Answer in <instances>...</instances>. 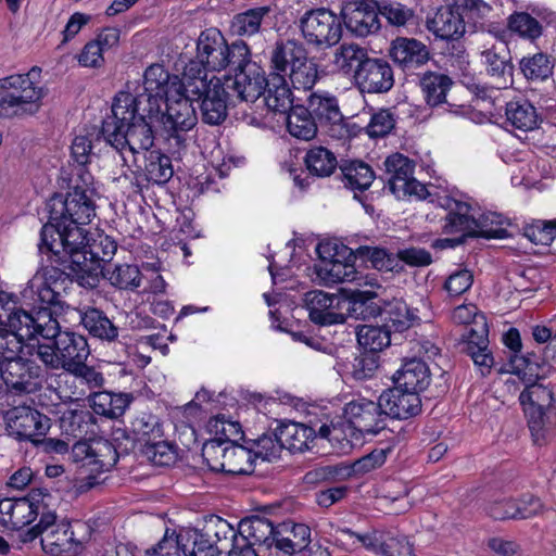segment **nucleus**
Segmentation results:
<instances>
[{
    "instance_id": "f257e3e1",
    "label": "nucleus",
    "mask_w": 556,
    "mask_h": 556,
    "mask_svg": "<svg viewBox=\"0 0 556 556\" xmlns=\"http://www.w3.org/2000/svg\"><path fill=\"white\" fill-rule=\"evenodd\" d=\"M161 109L135 102L132 93L119 91L113 98L111 115L101 125L97 140L102 137L106 144L122 154L128 148L132 154L149 151L154 146L155 122H160Z\"/></svg>"
},
{
    "instance_id": "f03ea898",
    "label": "nucleus",
    "mask_w": 556,
    "mask_h": 556,
    "mask_svg": "<svg viewBox=\"0 0 556 556\" xmlns=\"http://www.w3.org/2000/svg\"><path fill=\"white\" fill-rule=\"evenodd\" d=\"M336 67L351 75L362 92L387 93L394 86V72L388 60L370 55L369 51L356 43H343L336 53Z\"/></svg>"
},
{
    "instance_id": "7ed1b4c3",
    "label": "nucleus",
    "mask_w": 556,
    "mask_h": 556,
    "mask_svg": "<svg viewBox=\"0 0 556 556\" xmlns=\"http://www.w3.org/2000/svg\"><path fill=\"white\" fill-rule=\"evenodd\" d=\"M52 336L46 337L49 343H39L36 354L45 366L52 370L68 372L80 361H87L90 350L87 339L73 331H62L56 320Z\"/></svg>"
},
{
    "instance_id": "20e7f679",
    "label": "nucleus",
    "mask_w": 556,
    "mask_h": 556,
    "mask_svg": "<svg viewBox=\"0 0 556 556\" xmlns=\"http://www.w3.org/2000/svg\"><path fill=\"white\" fill-rule=\"evenodd\" d=\"M28 74H16L0 79V116L4 118L24 117L36 114L46 96Z\"/></svg>"
},
{
    "instance_id": "39448f33",
    "label": "nucleus",
    "mask_w": 556,
    "mask_h": 556,
    "mask_svg": "<svg viewBox=\"0 0 556 556\" xmlns=\"http://www.w3.org/2000/svg\"><path fill=\"white\" fill-rule=\"evenodd\" d=\"M55 321L56 318L52 317V312L48 307L26 311L15 303L12 306L9 303L0 305V325L23 341L52 336Z\"/></svg>"
},
{
    "instance_id": "423d86ee",
    "label": "nucleus",
    "mask_w": 556,
    "mask_h": 556,
    "mask_svg": "<svg viewBox=\"0 0 556 556\" xmlns=\"http://www.w3.org/2000/svg\"><path fill=\"white\" fill-rule=\"evenodd\" d=\"M342 17L328 8L307 10L299 20L302 37L317 49L336 46L342 37Z\"/></svg>"
},
{
    "instance_id": "0eeeda50",
    "label": "nucleus",
    "mask_w": 556,
    "mask_h": 556,
    "mask_svg": "<svg viewBox=\"0 0 556 556\" xmlns=\"http://www.w3.org/2000/svg\"><path fill=\"white\" fill-rule=\"evenodd\" d=\"M47 210L52 220L87 225L96 216L94 202L81 187H74L66 195L54 193L47 201Z\"/></svg>"
},
{
    "instance_id": "6e6552de",
    "label": "nucleus",
    "mask_w": 556,
    "mask_h": 556,
    "mask_svg": "<svg viewBox=\"0 0 556 556\" xmlns=\"http://www.w3.org/2000/svg\"><path fill=\"white\" fill-rule=\"evenodd\" d=\"M166 111L160 114V122L168 135V140H174L176 147L185 146L186 132L192 129L198 121L192 99L178 96V99L164 100Z\"/></svg>"
},
{
    "instance_id": "1a4fd4ad",
    "label": "nucleus",
    "mask_w": 556,
    "mask_h": 556,
    "mask_svg": "<svg viewBox=\"0 0 556 556\" xmlns=\"http://www.w3.org/2000/svg\"><path fill=\"white\" fill-rule=\"evenodd\" d=\"M340 15L345 27L358 37L376 34L383 26L378 0H351L343 4Z\"/></svg>"
},
{
    "instance_id": "9d476101",
    "label": "nucleus",
    "mask_w": 556,
    "mask_h": 556,
    "mask_svg": "<svg viewBox=\"0 0 556 556\" xmlns=\"http://www.w3.org/2000/svg\"><path fill=\"white\" fill-rule=\"evenodd\" d=\"M303 305L308 311L309 320L317 326L344 324L343 293L311 290L304 293Z\"/></svg>"
},
{
    "instance_id": "9b49d317",
    "label": "nucleus",
    "mask_w": 556,
    "mask_h": 556,
    "mask_svg": "<svg viewBox=\"0 0 556 556\" xmlns=\"http://www.w3.org/2000/svg\"><path fill=\"white\" fill-rule=\"evenodd\" d=\"M240 542H248L252 547L263 553L264 556H277V526L258 515L242 518L238 523Z\"/></svg>"
},
{
    "instance_id": "f8f14e48",
    "label": "nucleus",
    "mask_w": 556,
    "mask_h": 556,
    "mask_svg": "<svg viewBox=\"0 0 556 556\" xmlns=\"http://www.w3.org/2000/svg\"><path fill=\"white\" fill-rule=\"evenodd\" d=\"M174 75L161 64L150 65L143 73V91L132 94L135 102L144 106H156L161 109L164 100L174 93Z\"/></svg>"
},
{
    "instance_id": "ddd939ff",
    "label": "nucleus",
    "mask_w": 556,
    "mask_h": 556,
    "mask_svg": "<svg viewBox=\"0 0 556 556\" xmlns=\"http://www.w3.org/2000/svg\"><path fill=\"white\" fill-rule=\"evenodd\" d=\"M242 67L244 68H239L232 76H228L225 85L236 93L240 101L253 102L264 96L265 71L252 60V56Z\"/></svg>"
},
{
    "instance_id": "4468645a",
    "label": "nucleus",
    "mask_w": 556,
    "mask_h": 556,
    "mask_svg": "<svg viewBox=\"0 0 556 556\" xmlns=\"http://www.w3.org/2000/svg\"><path fill=\"white\" fill-rule=\"evenodd\" d=\"M344 415L353 428L363 433L377 434L387 428L380 397L378 402L366 399L352 401L345 405Z\"/></svg>"
},
{
    "instance_id": "2eb2a0df",
    "label": "nucleus",
    "mask_w": 556,
    "mask_h": 556,
    "mask_svg": "<svg viewBox=\"0 0 556 556\" xmlns=\"http://www.w3.org/2000/svg\"><path fill=\"white\" fill-rule=\"evenodd\" d=\"M63 257L71 282H77L79 286L90 289L99 286L102 273H105L104 265H101L100 260L96 256L89 255L88 249L80 251L71 249L70 254Z\"/></svg>"
},
{
    "instance_id": "dca6fc26",
    "label": "nucleus",
    "mask_w": 556,
    "mask_h": 556,
    "mask_svg": "<svg viewBox=\"0 0 556 556\" xmlns=\"http://www.w3.org/2000/svg\"><path fill=\"white\" fill-rule=\"evenodd\" d=\"M389 55L406 74L415 73L431 58L429 48L424 42L407 37H396L392 40Z\"/></svg>"
},
{
    "instance_id": "f3484780",
    "label": "nucleus",
    "mask_w": 556,
    "mask_h": 556,
    "mask_svg": "<svg viewBox=\"0 0 556 556\" xmlns=\"http://www.w3.org/2000/svg\"><path fill=\"white\" fill-rule=\"evenodd\" d=\"M403 389L395 384L380 394V405L383 407L386 419L404 420L421 412L419 394Z\"/></svg>"
},
{
    "instance_id": "a211bd4d",
    "label": "nucleus",
    "mask_w": 556,
    "mask_h": 556,
    "mask_svg": "<svg viewBox=\"0 0 556 556\" xmlns=\"http://www.w3.org/2000/svg\"><path fill=\"white\" fill-rule=\"evenodd\" d=\"M304 164L308 175L302 177V173L298 174L296 169L291 170L294 184L302 190L311 185V176L318 178L329 177L340 166L334 153L321 146L313 147L306 152Z\"/></svg>"
},
{
    "instance_id": "6ab92c4d",
    "label": "nucleus",
    "mask_w": 556,
    "mask_h": 556,
    "mask_svg": "<svg viewBox=\"0 0 556 556\" xmlns=\"http://www.w3.org/2000/svg\"><path fill=\"white\" fill-rule=\"evenodd\" d=\"M348 251V255L343 256L345 261L344 267H353L356 261L370 266L377 270L401 273L404 265L399 264V258L394 253L389 252L386 248L372 245H359L355 249L342 247Z\"/></svg>"
},
{
    "instance_id": "aec40b11",
    "label": "nucleus",
    "mask_w": 556,
    "mask_h": 556,
    "mask_svg": "<svg viewBox=\"0 0 556 556\" xmlns=\"http://www.w3.org/2000/svg\"><path fill=\"white\" fill-rule=\"evenodd\" d=\"M9 426L20 441L34 443L36 435H46L50 429V418L37 409L22 406L14 408Z\"/></svg>"
},
{
    "instance_id": "412c9836",
    "label": "nucleus",
    "mask_w": 556,
    "mask_h": 556,
    "mask_svg": "<svg viewBox=\"0 0 556 556\" xmlns=\"http://www.w3.org/2000/svg\"><path fill=\"white\" fill-rule=\"evenodd\" d=\"M41 375V367L35 361L18 356L5 363H0V377L16 391H28L34 379Z\"/></svg>"
},
{
    "instance_id": "4be33fe9",
    "label": "nucleus",
    "mask_w": 556,
    "mask_h": 556,
    "mask_svg": "<svg viewBox=\"0 0 556 556\" xmlns=\"http://www.w3.org/2000/svg\"><path fill=\"white\" fill-rule=\"evenodd\" d=\"M383 301L374 291H345L343 293L344 323L348 317L363 320L379 317Z\"/></svg>"
},
{
    "instance_id": "5701e85b",
    "label": "nucleus",
    "mask_w": 556,
    "mask_h": 556,
    "mask_svg": "<svg viewBox=\"0 0 556 556\" xmlns=\"http://www.w3.org/2000/svg\"><path fill=\"white\" fill-rule=\"evenodd\" d=\"M311 528L305 523L286 521L277 526V556H295L313 542Z\"/></svg>"
},
{
    "instance_id": "b1692460",
    "label": "nucleus",
    "mask_w": 556,
    "mask_h": 556,
    "mask_svg": "<svg viewBox=\"0 0 556 556\" xmlns=\"http://www.w3.org/2000/svg\"><path fill=\"white\" fill-rule=\"evenodd\" d=\"M226 39L217 28H207L201 31L197 41V58L210 68L211 72H220L224 64V46Z\"/></svg>"
},
{
    "instance_id": "393cba45",
    "label": "nucleus",
    "mask_w": 556,
    "mask_h": 556,
    "mask_svg": "<svg viewBox=\"0 0 556 556\" xmlns=\"http://www.w3.org/2000/svg\"><path fill=\"white\" fill-rule=\"evenodd\" d=\"M430 369L421 358H409L404 361L401 368L396 370L392 379L394 384L412 392L425 391L430 383Z\"/></svg>"
},
{
    "instance_id": "a878e982",
    "label": "nucleus",
    "mask_w": 556,
    "mask_h": 556,
    "mask_svg": "<svg viewBox=\"0 0 556 556\" xmlns=\"http://www.w3.org/2000/svg\"><path fill=\"white\" fill-rule=\"evenodd\" d=\"M227 89V86L216 78L215 88L201 100L200 112L204 124L216 126L227 118V103L230 96Z\"/></svg>"
},
{
    "instance_id": "bb28decb",
    "label": "nucleus",
    "mask_w": 556,
    "mask_h": 556,
    "mask_svg": "<svg viewBox=\"0 0 556 556\" xmlns=\"http://www.w3.org/2000/svg\"><path fill=\"white\" fill-rule=\"evenodd\" d=\"M278 435L283 450L303 453L312 448L311 443L316 439V430L305 424L283 421L278 425Z\"/></svg>"
},
{
    "instance_id": "cd10ccee",
    "label": "nucleus",
    "mask_w": 556,
    "mask_h": 556,
    "mask_svg": "<svg viewBox=\"0 0 556 556\" xmlns=\"http://www.w3.org/2000/svg\"><path fill=\"white\" fill-rule=\"evenodd\" d=\"M305 108L309 109V114L314 117L316 124L342 128L344 116L336 97L312 93Z\"/></svg>"
},
{
    "instance_id": "c85d7f7f",
    "label": "nucleus",
    "mask_w": 556,
    "mask_h": 556,
    "mask_svg": "<svg viewBox=\"0 0 556 556\" xmlns=\"http://www.w3.org/2000/svg\"><path fill=\"white\" fill-rule=\"evenodd\" d=\"M380 21L384 27L400 30L417 25L418 15L408 3L399 0H378Z\"/></svg>"
},
{
    "instance_id": "c756f323",
    "label": "nucleus",
    "mask_w": 556,
    "mask_h": 556,
    "mask_svg": "<svg viewBox=\"0 0 556 556\" xmlns=\"http://www.w3.org/2000/svg\"><path fill=\"white\" fill-rule=\"evenodd\" d=\"M454 85L453 79L441 72L426 71L419 75V87L429 106L446 103L447 92Z\"/></svg>"
},
{
    "instance_id": "7c9ffc66",
    "label": "nucleus",
    "mask_w": 556,
    "mask_h": 556,
    "mask_svg": "<svg viewBox=\"0 0 556 556\" xmlns=\"http://www.w3.org/2000/svg\"><path fill=\"white\" fill-rule=\"evenodd\" d=\"M307 54L303 42L296 39L279 40L271 51V68L288 74Z\"/></svg>"
},
{
    "instance_id": "2f4dec72",
    "label": "nucleus",
    "mask_w": 556,
    "mask_h": 556,
    "mask_svg": "<svg viewBox=\"0 0 556 556\" xmlns=\"http://www.w3.org/2000/svg\"><path fill=\"white\" fill-rule=\"evenodd\" d=\"M379 318L382 325L392 333L404 332L409 329L417 316L404 301L393 299L392 301H383Z\"/></svg>"
},
{
    "instance_id": "473e14b6",
    "label": "nucleus",
    "mask_w": 556,
    "mask_h": 556,
    "mask_svg": "<svg viewBox=\"0 0 556 556\" xmlns=\"http://www.w3.org/2000/svg\"><path fill=\"white\" fill-rule=\"evenodd\" d=\"M525 413L533 442L536 445L547 444L555 434L556 407L540 410L525 408Z\"/></svg>"
},
{
    "instance_id": "72a5a7b5",
    "label": "nucleus",
    "mask_w": 556,
    "mask_h": 556,
    "mask_svg": "<svg viewBox=\"0 0 556 556\" xmlns=\"http://www.w3.org/2000/svg\"><path fill=\"white\" fill-rule=\"evenodd\" d=\"M482 56L492 77L502 78L505 84L513 81L514 65L506 41L502 40L486 48L482 51Z\"/></svg>"
},
{
    "instance_id": "f704fd0d",
    "label": "nucleus",
    "mask_w": 556,
    "mask_h": 556,
    "mask_svg": "<svg viewBox=\"0 0 556 556\" xmlns=\"http://www.w3.org/2000/svg\"><path fill=\"white\" fill-rule=\"evenodd\" d=\"M540 116L534 105L527 99L509 101L505 104V123L523 131L538 127Z\"/></svg>"
},
{
    "instance_id": "c9c22d12",
    "label": "nucleus",
    "mask_w": 556,
    "mask_h": 556,
    "mask_svg": "<svg viewBox=\"0 0 556 556\" xmlns=\"http://www.w3.org/2000/svg\"><path fill=\"white\" fill-rule=\"evenodd\" d=\"M80 541L74 536L70 522H61L41 536V546L47 554L63 556L72 552L73 545Z\"/></svg>"
},
{
    "instance_id": "e433bc0d",
    "label": "nucleus",
    "mask_w": 556,
    "mask_h": 556,
    "mask_svg": "<svg viewBox=\"0 0 556 556\" xmlns=\"http://www.w3.org/2000/svg\"><path fill=\"white\" fill-rule=\"evenodd\" d=\"M477 217L473 208L467 202L454 201V206L445 217L443 230L445 233L464 232L465 239L476 231Z\"/></svg>"
},
{
    "instance_id": "4c0bfd02",
    "label": "nucleus",
    "mask_w": 556,
    "mask_h": 556,
    "mask_svg": "<svg viewBox=\"0 0 556 556\" xmlns=\"http://www.w3.org/2000/svg\"><path fill=\"white\" fill-rule=\"evenodd\" d=\"M80 323L94 338L108 342H113L118 338V327L99 308L90 307L84 312Z\"/></svg>"
},
{
    "instance_id": "58836bf2",
    "label": "nucleus",
    "mask_w": 556,
    "mask_h": 556,
    "mask_svg": "<svg viewBox=\"0 0 556 556\" xmlns=\"http://www.w3.org/2000/svg\"><path fill=\"white\" fill-rule=\"evenodd\" d=\"M345 187L352 190H367L374 179L375 172L370 165L361 160H345L339 166Z\"/></svg>"
},
{
    "instance_id": "ea45409f",
    "label": "nucleus",
    "mask_w": 556,
    "mask_h": 556,
    "mask_svg": "<svg viewBox=\"0 0 556 556\" xmlns=\"http://www.w3.org/2000/svg\"><path fill=\"white\" fill-rule=\"evenodd\" d=\"M143 173L149 182L156 185L166 184L174 175L170 157L161 150L144 152Z\"/></svg>"
},
{
    "instance_id": "a19ab883",
    "label": "nucleus",
    "mask_w": 556,
    "mask_h": 556,
    "mask_svg": "<svg viewBox=\"0 0 556 556\" xmlns=\"http://www.w3.org/2000/svg\"><path fill=\"white\" fill-rule=\"evenodd\" d=\"M271 12L268 5L249 9L233 15L230 31L237 36H252L261 31L262 24Z\"/></svg>"
},
{
    "instance_id": "79ce46f5",
    "label": "nucleus",
    "mask_w": 556,
    "mask_h": 556,
    "mask_svg": "<svg viewBox=\"0 0 556 556\" xmlns=\"http://www.w3.org/2000/svg\"><path fill=\"white\" fill-rule=\"evenodd\" d=\"M287 129L292 137L308 141L315 138L317 124L309 114V109L295 105L287 115Z\"/></svg>"
},
{
    "instance_id": "37998d69",
    "label": "nucleus",
    "mask_w": 556,
    "mask_h": 556,
    "mask_svg": "<svg viewBox=\"0 0 556 556\" xmlns=\"http://www.w3.org/2000/svg\"><path fill=\"white\" fill-rule=\"evenodd\" d=\"M384 166L389 175V189L392 193L397 194L401 184L413 177L415 163L401 153H393L386 159Z\"/></svg>"
},
{
    "instance_id": "c03bdc74",
    "label": "nucleus",
    "mask_w": 556,
    "mask_h": 556,
    "mask_svg": "<svg viewBox=\"0 0 556 556\" xmlns=\"http://www.w3.org/2000/svg\"><path fill=\"white\" fill-rule=\"evenodd\" d=\"M204 529H191L184 534L182 554L185 556H220L223 547L214 544Z\"/></svg>"
},
{
    "instance_id": "a18cd8bd",
    "label": "nucleus",
    "mask_w": 556,
    "mask_h": 556,
    "mask_svg": "<svg viewBox=\"0 0 556 556\" xmlns=\"http://www.w3.org/2000/svg\"><path fill=\"white\" fill-rule=\"evenodd\" d=\"M513 374L517 375L522 382H536L545 377L544 367L546 362L535 353L515 355L510 357Z\"/></svg>"
},
{
    "instance_id": "49530a36",
    "label": "nucleus",
    "mask_w": 556,
    "mask_h": 556,
    "mask_svg": "<svg viewBox=\"0 0 556 556\" xmlns=\"http://www.w3.org/2000/svg\"><path fill=\"white\" fill-rule=\"evenodd\" d=\"M254 470L252 451L227 439V454L224 473L250 475Z\"/></svg>"
},
{
    "instance_id": "de8ad7c7",
    "label": "nucleus",
    "mask_w": 556,
    "mask_h": 556,
    "mask_svg": "<svg viewBox=\"0 0 556 556\" xmlns=\"http://www.w3.org/2000/svg\"><path fill=\"white\" fill-rule=\"evenodd\" d=\"M519 70L527 80L543 81L553 75L554 60L546 53L538 52L523 56L519 61Z\"/></svg>"
},
{
    "instance_id": "09e8293b",
    "label": "nucleus",
    "mask_w": 556,
    "mask_h": 556,
    "mask_svg": "<svg viewBox=\"0 0 556 556\" xmlns=\"http://www.w3.org/2000/svg\"><path fill=\"white\" fill-rule=\"evenodd\" d=\"M357 342L367 352L379 354L391 343V332L381 324L380 326L363 325L357 327Z\"/></svg>"
},
{
    "instance_id": "8fccbe9b",
    "label": "nucleus",
    "mask_w": 556,
    "mask_h": 556,
    "mask_svg": "<svg viewBox=\"0 0 556 556\" xmlns=\"http://www.w3.org/2000/svg\"><path fill=\"white\" fill-rule=\"evenodd\" d=\"M102 278L119 290H136L141 283V273L138 266L129 264L114 265L113 268L105 267Z\"/></svg>"
},
{
    "instance_id": "3c124183",
    "label": "nucleus",
    "mask_w": 556,
    "mask_h": 556,
    "mask_svg": "<svg viewBox=\"0 0 556 556\" xmlns=\"http://www.w3.org/2000/svg\"><path fill=\"white\" fill-rule=\"evenodd\" d=\"M525 390L519 395L520 404L525 408L534 410L547 409L555 406L554 393L547 387L536 382H523Z\"/></svg>"
},
{
    "instance_id": "603ef678",
    "label": "nucleus",
    "mask_w": 556,
    "mask_h": 556,
    "mask_svg": "<svg viewBox=\"0 0 556 556\" xmlns=\"http://www.w3.org/2000/svg\"><path fill=\"white\" fill-rule=\"evenodd\" d=\"M476 222V231L470 232V238L503 239L508 236V231L503 227L505 219L501 214L483 213Z\"/></svg>"
},
{
    "instance_id": "864d4df0",
    "label": "nucleus",
    "mask_w": 556,
    "mask_h": 556,
    "mask_svg": "<svg viewBox=\"0 0 556 556\" xmlns=\"http://www.w3.org/2000/svg\"><path fill=\"white\" fill-rule=\"evenodd\" d=\"M83 226L80 224L63 223L61 241L58 243L61 248L60 255L70 254L71 249L80 251L89 248V232Z\"/></svg>"
},
{
    "instance_id": "5fc2aeb1",
    "label": "nucleus",
    "mask_w": 556,
    "mask_h": 556,
    "mask_svg": "<svg viewBox=\"0 0 556 556\" xmlns=\"http://www.w3.org/2000/svg\"><path fill=\"white\" fill-rule=\"evenodd\" d=\"M289 79L295 89L311 90L319 78L318 64L308 54L289 73Z\"/></svg>"
},
{
    "instance_id": "6e6d98bb",
    "label": "nucleus",
    "mask_w": 556,
    "mask_h": 556,
    "mask_svg": "<svg viewBox=\"0 0 556 556\" xmlns=\"http://www.w3.org/2000/svg\"><path fill=\"white\" fill-rule=\"evenodd\" d=\"M142 455L156 466H169L176 459L174 446L160 437V439H147L140 446Z\"/></svg>"
},
{
    "instance_id": "4d7b16f0",
    "label": "nucleus",
    "mask_w": 556,
    "mask_h": 556,
    "mask_svg": "<svg viewBox=\"0 0 556 556\" xmlns=\"http://www.w3.org/2000/svg\"><path fill=\"white\" fill-rule=\"evenodd\" d=\"M216 77L207 79V77H201L198 79L180 81L179 76L174 75V94L187 97L197 101H201L207 93L212 92L215 88Z\"/></svg>"
},
{
    "instance_id": "13d9d810",
    "label": "nucleus",
    "mask_w": 556,
    "mask_h": 556,
    "mask_svg": "<svg viewBox=\"0 0 556 556\" xmlns=\"http://www.w3.org/2000/svg\"><path fill=\"white\" fill-rule=\"evenodd\" d=\"M507 29L533 41L542 35L543 27L529 13L516 11L507 18Z\"/></svg>"
},
{
    "instance_id": "bf43d9fd",
    "label": "nucleus",
    "mask_w": 556,
    "mask_h": 556,
    "mask_svg": "<svg viewBox=\"0 0 556 556\" xmlns=\"http://www.w3.org/2000/svg\"><path fill=\"white\" fill-rule=\"evenodd\" d=\"M224 48L222 71L228 70L229 76H232L239 68H243V64L250 61L252 53L248 43L242 39H237L231 43L226 41Z\"/></svg>"
},
{
    "instance_id": "052dcab7",
    "label": "nucleus",
    "mask_w": 556,
    "mask_h": 556,
    "mask_svg": "<svg viewBox=\"0 0 556 556\" xmlns=\"http://www.w3.org/2000/svg\"><path fill=\"white\" fill-rule=\"evenodd\" d=\"M255 457L264 460H271L280 457L283 446L278 435V427L273 431H267L253 442L250 448Z\"/></svg>"
},
{
    "instance_id": "680f3d73",
    "label": "nucleus",
    "mask_w": 556,
    "mask_h": 556,
    "mask_svg": "<svg viewBox=\"0 0 556 556\" xmlns=\"http://www.w3.org/2000/svg\"><path fill=\"white\" fill-rule=\"evenodd\" d=\"M123 456L109 440L98 441L93 446V455H91V471L104 472L114 467L118 458Z\"/></svg>"
},
{
    "instance_id": "e2e57ef3",
    "label": "nucleus",
    "mask_w": 556,
    "mask_h": 556,
    "mask_svg": "<svg viewBox=\"0 0 556 556\" xmlns=\"http://www.w3.org/2000/svg\"><path fill=\"white\" fill-rule=\"evenodd\" d=\"M62 220H52L49 217L40 231V242L38 243V250L41 254L47 256H53L54 253L61 254V248L58 244L61 241L62 233Z\"/></svg>"
},
{
    "instance_id": "0e129e2a",
    "label": "nucleus",
    "mask_w": 556,
    "mask_h": 556,
    "mask_svg": "<svg viewBox=\"0 0 556 556\" xmlns=\"http://www.w3.org/2000/svg\"><path fill=\"white\" fill-rule=\"evenodd\" d=\"M227 454V440L213 439L203 444L202 458L208 469L214 472H223Z\"/></svg>"
},
{
    "instance_id": "69168bd1",
    "label": "nucleus",
    "mask_w": 556,
    "mask_h": 556,
    "mask_svg": "<svg viewBox=\"0 0 556 556\" xmlns=\"http://www.w3.org/2000/svg\"><path fill=\"white\" fill-rule=\"evenodd\" d=\"M206 536H210L214 544L218 545L223 541L230 540L233 544L238 540V529L236 530L227 520L219 516L211 515L203 527Z\"/></svg>"
},
{
    "instance_id": "338daca9",
    "label": "nucleus",
    "mask_w": 556,
    "mask_h": 556,
    "mask_svg": "<svg viewBox=\"0 0 556 556\" xmlns=\"http://www.w3.org/2000/svg\"><path fill=\"white\" fill-rule=\"evenodd\" d=\"M396 118L390 109H379L374 112L365 130L370 138L388 136L395 127Z\"/></svg>"
},
{
    "instance_id": "774afa93",
    "label": "nucleus",
    "mask_w": 556,
    "mask_h": 556,
    "mask_svg": "<svg viewBox=\"0 0 556 556\" xmlns=\"http://www.w3.org/2000/svg\"><path fill=\"white\" fill-rule=\"evenodd\" d=\"M379 354L364 351L356 355L351 363V375L356 380L371 378L379 367Z\"/></svg>"
}]
</instances>
